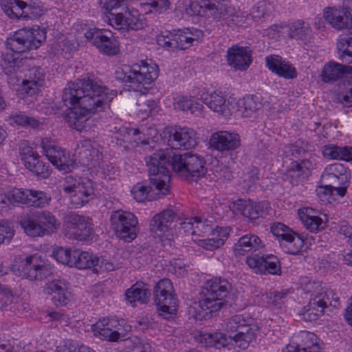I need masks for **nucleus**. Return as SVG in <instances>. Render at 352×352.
<instances>
[{"instance_id":"obj_1","label":"nucleus","mask_w":352,"mask_h":352,"mask_svg":"<svg viewBox=\"0 0 352 352\" xmlns=\"http://www.w3.org/2000/svg\"><path fill=\"white\" fill-rule=\"evenodd\" d=\"M115 96L113 91L90 78L69 83L64 89L63 101L69 107L65 120L78 131H87L95 126L97 113L109 108Z\"/></svg>"},{"instance_id":"obj_2","label":"nucleus","mask_w":352,"mask_h":352,"mask_svg":"<svg viewBox=\"0 0 352 352\" xmlns=\"http://www.w3.org/2000/svg\"><path fill=\"white\" fill-rule=\"evenodd\" d=\"M146 162L148 168L149 179L137 183L131 190V195L138 202L151 200L153 188L163 195L169 192L168 182L170 181V175L166 166L168 161L166 158V153H154L146 158Z\"/></svg>"},{"instance_id":"obj_3","label":"nucleus","mask_w":352,"mask_h":352,"mask_svg":"<svg viewBox=\"0 0 352 352\" xmlns=\"http://www.w3.org/2000/svg\"><path fill=\"white\" fill-rule=\"evenodd\" d=\"M46 38V32L38 26L23 28L14 32L6 41V47L14 54L1 60V68L6 74L15 72L22 65L23 59L19 54L36 50Z\"/></svg>"},{"instance_id":"obj_4","label":"nucleus","mask_w":352,"mask_h":352,"mask_svg":"<svg viewBox=\"0 0 352 352\" xmlns=\"http://www.w3.org/2000/svg\"><path fill=\"white\" fill-rule=\"evenodd\" d=\"M157 76V66L144 61L133 65H122L115 72L117 80L129 83L132 89L141 93H146Z\"/></svg>"},{"instance_id":"obj_5","label":"nucleus","mask_w":352,"mask_h":352,"mask_svg":"<svg viewBox=\"0 0 352 352\" xmlns=\"http://www.w3.org/2000/svg\"><path fill=\"white\" fill-rule=\"evenodd\" d=\"M231 290L232 285L224 278L216 276L206 280L200 294V308L210 314L219 311Z\"/></svg>"},{"instance_id":"obj_6","label":"nucleus","mask_w":352,"mask_h":352,"mask_svg":"<svg viewBox=\"0 0 352 352\" xmlns=\"http://www.w3.org/2000/svg\"><path fill=\"white\" fill-rule=\"evenodd\" d=\"M158 152L166 153V158L168 161L166 166L168 170L169 167H172L173 170L185 175L192 181L197 182L206 173V161L199 155L189 153L182 155L173 154L172 149L160 150Z\"/></svg>"},{"instance_id":"obj_7","label":"nucleus","mask_w":352,"mask_h":352,"mask_svg":"<svg viewBox=\"0 0 352 352\" xmlns=\"http://www.w3.org/2000/svg\"><path fill=\"white\" fill-rule=\"evenodd\" d=\"M204 37V33L197 28H186L171 32L162 31L157 36L158 45L167 50H186L199 43Z\"/></svg>"},{"instance_id":"obj_8","label":"nucleus","mask_w":352,"mask_h":352,"mask_svg":"<svg viewBox=\"0 0 352 352\" xmlns=\"http://www.w3.org/2000/svg\"><path fill=\"white\" fill-rule=\"evenodd\" d=\"M12 270L16 275L30 280H41L53 273L51 265L38 253L26 256Z\"/></svg>"},{"instance_id":"obj_9","label":"nucleus","mask_w":352,"mask_h":352,"mask_svg":"<svg viewBox=\"0 0 352 352\" xmlns=\"http://www.w3.org/2000/svg\"><path fill=\"white\" fill-rule=\"evenodd\" d=\"M94 232V223L89 217L75 212L65 215L63 233L69 239L87 241L93 239Z\"/></svg>"},{"instance_id":"obj_10","label":"nucleus","mask_w":352,"mask_h":352,"mask_svg":"<svg viewBox=\"0 0 352 352\" xmlns=\"http://www.w3.org/2000/svg\"><path fill=\"white\" fill-rule=\"evenodd\" d=\"M131 329V327L126 324L124 320H119L111 317L100 318L91 325L96 338L111 342L126 339Z\"/></svg>"},{"instance_id":"obj_11","label":"nucleus","mask_w":352,"mask_h":352,"mask_svg":"<svg viewBox=\"0 0 352 352\" xmlns=\"http://www.w3.org/2000/svg\"><path fill=\"white\" fill-rule=\"evenodd\" d=\"M50 201L51 197L45 192L28 188H12L5 192L4 199L1 200V204L44 208L50 204Z\"/></svg>"},{"instance_id":"obj_12","label":"nucleus","mask_w":352,"mask_h":352,"mask_svg":"<svg viewBox=\"0 0 352 352\" xmlns=\"http://www.w3.org/2000/svg\"><path fill=\"white\" fill-rule=\"evenodd\" d=\"M62 189L70 195L71 204L75 208L82 207L94 197L93 182L86 177L67 176Z\"/></svg>"},{"instance_id":"obj_13","label":"nucleus","mask_w":352,"mask_h":352,"mask_svg":"<svg viewBox=\"0 0 352 352\" xmlns=\"http://www.w3.org/2000/svg\"><path fill=\"white\" fill-rule=\"evenodd\" d=\"M225 325L229 337L242 349H247L250 343L256 337L257 327L251 325L249 320L242 315L232 316L226 322Z\"/></svg>"},{"instance_id":"obj_14","label":"nucleus","mask_w":352,"mask_h":352,"mask_svg":"<svg viewBox=\"0 0 352 352\" xmlns=\"http://www.w3.org/2000/svg\"><path fill=\"white\" fill-rule=\"evenodd\" d=\"M154 301L160 314L169 318L176 314L178 300L170 279H161L155 286Z\"/></svg>"},{"instance_id":"obj_15","label":"nucleus","mask_w":352,"mask_h":352,"mask_svg":"<svg viewBox=\"0 0 352 352\" xmlns=\"http://www.w3.org/2000/svg\"><path fill=\"white\" fill-rule=\"evenodd\" d=\"M111 224L116 236L124 242H131L138 235V221L131 212L118 210L110 216Z\"/></svg>"},{"instance_id":"obj_16","label":"nucleus","mask_w":352,"mask_h":352,"mask_svg":"<svg viewBox=\"0 0 352 352\" xmlns=\"http://www.w3.org/2000/svg\"><path fill=\"white\" fill-rule=\"evenodd\" d=\"M21 160L30 172L42 179L48 178L52 173L48 163L41 160L37 151L32 148L28 141H23L19 145Z\"/></svg>"},{"instance_id":"obj_17","label":"nucleus","mask_w":352,"mask_h":352,"mask_svg":"<svg viewBox=\"0 0 352 352\" xmlns=\"http://www.w3.org/2000/svg\"><path fill=\"white\" fill-rule=\"evenodd\" d=\"M107 21L117 30H140L146 25L145 18L137 9L126 7L124 12H109Z\"/></svg>"},{"instance_id":"obj_18","label":"nucleus","mask_w":352,"mask_h":352,"mask_svg":"<svg viewBox=\"0 0 352 352\" xmlns=\"http://www.w3.org/2000/svg\"><path fill=\"white\" fill-rule=\"evenodd\" d=\"M116 135L114 136L116 144L126 150L129 148V143L132 140V138L140 135L138 139L135 138L134 141H140L143 144H148L149 140H153L157 134L156 128L150 126L148 128H131L126 126L120 127L116 126Z\"/></svg>"},{"instance_id":"obj_19","label":"nucleus","mask_w":352,"mask_h":352,"mask_svg":"<svg viewBox=\"0 0 352 352\" xmlns=\"http://www.w3.org/2000/svg\"><path fill=\"white\" fill-rule=\"evenodd\" d=\"M41 147L48 160L60 170L70 171L74 161L71 155L50 138L41 139Z\"/></svg>"},{"instance_id":"obj_20","label":"nucleus","mask_w":352,"mask_h":352,"mask_svg":"<svg viewBox=\"0 0 352 352\" xmlns=\"http://www.w3.org/2000/svg\"><path fill=\"white\" fill-rule=\"evenodd\" d=\"M76 160L83 166H87L94 171L102 159L100 146L94 140L83 139L77 143L74 153Z\"/></svg>"},{"instance_id":"obj_21","label":"nucleus","mask_w":352,"mask_h":352,"mask_svg":"<svg viewBox=\"0 0 352 352\" xmlns=\"http://www.w3.org/2000/svg\"><path fill=\"white\" fill-rule=\"evenodd\" d=\"M338 301L339 298L334 291L324 285L322 294L310 299L309 304L305 307L304 318L309 321L316 320L322 315L328 304L336 307L338 305Z\"/></svg>"},{"instance_id":"obj_22","label":"nucleus","mask_w":352,"mask_h":352,"mask_svg":"<svg viewBox=\"0 0 352 352\" xmlns=\"http://www.w3.org/2000/svg\"><path fill=\"white\" fill-rule=\"evenodd\" d=\"M85 37L103 54L113 56L120 51L118 42L110 30L91 28L85 33Z\"/></svg>"},{"instance_id":"obj_23","label":"nucleus","mask_w":352,"mask_h":352,"mask_svg":"<svg viewBox=\"0 0 352 352\" xmlns=\"http://www.w3.org/2000/svg\"><path fill=\"white\" fill-rule=\"evenodd\" d=\"M323 16L334 29L352 30V0H343L342 9L325 8Z\"/></svg>"},{"instance_id":"obj_24","label":"nucleus","mask_w":352,"mask_h":352,"mask_svg":"<svg viewBox=\"0 0 352 352\" xmlns=\"http://www.w3.org/2000/svg\"><path fill=\"white\" fill-rule=\"evenodd\" d=\"M282 352H322L317 336L309 331H301L296 335L291 343Z\"/></svg>"},{"instance_id":"obj_25","label":"nucleus","mask_w":352,"mask_h":352,"mask_svg":"<svg viewBox=\"0 0 352 352\" xmlns=\"http://www.w3.org/2000/svg\"><path fill=\"white\" fill-rule=\"evenodd\" d=\"M175 215L173 210H164L155 214L150 222V230L159 236L162 241L170 240L173 236L172 224Z\"/></svg>"},{"instance_id":"obj_26","label":"nucleus","mask_w":352,"mask_h":352,"mask_svg":"<svg viewBox=\"0 0 352 352\" xmlns=\"http://www.w3.org/2000/svg\"><path fill=\"white\" fill-rule=\"evenodd\" d=\"M270 205L265 201L254 202L250 199H238L232 202L230 208L251 220H255L266 213Z\"/></svg>"},{"instance_id":"obj_27","label":"nucleus","mask_w":352,"mask_h":352,"mask_svg":"<svg viewBox=\"0 0 352 352\" xmlns=\"http://www.w3.org/2000/svg\"><path fill=\"white\" fill-rule=\"evenodd\" d=\"M169 143L174 149H190L197 144L195 132L188 127L175 126L170 131Z\"/></svg>"},{"instance_id":"obj_28","label":"nucleus","mask_w":352,"mask_h":352,"mask_svg":"<svg viewBox=\"0 0 352 352\" xmlns=\"http://www.w3.org/2000/svg\"><path fill=\"white\" fill-rule=\"evenodd\" d=\"M201 6L208 8V14L217 21L225 22L228 25H230V18L235 14L226 0H202Z\"/></svg>"},{"instance_id":"obj_29","label":"nucleus","mask_w":352,"mask_h":352,"mask_svg":"<svg viewBox=\"0 0 352 352\" xmlns=\"http://www.w3.org/2000/svg\"><path fill=\"white\" fill-rule=\"evenodd\" d=\"M69 283L63 279H54L46 283L44 292L51 296L56 306L67 305L70 301Z\"/></svg>"},{"instance_id":"obj_30","label":"nucleus","mask_w":352,"mask_h":352,"mask_svg":"<svg viewBox=\"0 0 352 352\" xmlns=\"http://www.w3.org/2000/svg\"><path fill=\"white\" fill-rule=\"evenodd\" d=\"M314 166L311 160L293 161L286 170V178L292 185H298L308 178Z\"/></svg>"},{"instance_id":"obj_31","label":"nucleus","mask_w":352,"mask_h":352,"mask_svg":"<svg viewBox=\"0 0 352 352\" xmlns=\"http://www.w3.org/2000/svg\"><path fill=\"white\" fill-rule=\"evenodd\" d=\"M266 67L272 73L285 79H294L297 76L296 68L280 56L272 54L265 58Z\"/></svg>"},{"instance_id":"obj_32","label":"nucleus","mask_w":352,"mask_h":352,"mask_svg":"<svg viewBox=\"0 0 352 352\" xmlns=\"http://www.w3.org/2000/svg\"><path fill=\"white\" fill-rule=\"evenodd\" d=\"M227 61L235 70L245 71L252 62L251 51L247 47L233 45L227 51Z\"/></svg>"},{"instance_id":"obj_33","label":"nucleus","mask_w":352,"mask_h":352,"mask_svg":"<svg viewBox=\"0 0 352 352\" xmlns=\"http://www.w3.org/2000/svg\"><path fill=\"white\" fill-rule=\"evenodd\" d=\"M21 84V91L30 96L38 93L44 82V73L40 67L34 66L26 70Z\"/></svg>"},{"instance_id":"obj_34","label":"nucleus","mask_w":352,"mask_h":352,"mask_svg":"<svg viewBox=\"0 0 352 352\" xmlns=\"http://www.w3.org/2000/svg\"><path fill=\"white\" fill-rule=\"evenodd\" d=\"M212 147L219 151H234L240 145L237 133L221 131L213 133L210 139Z\"/></svg>"},{"instance_id":"obj_35","label":"nucleus","mask_w":352,"mask_h":352,"mask_svg":"<svg viewBox=\"0 0 352 352\" xmlns=\"http://www.w3.org/2000/svg\"><path fill=\"white\" fill-rule=\"evenodd\" d=\"M324 179L338 185H345L349 183L350 170L340 163L327 165L322 174Z\"/></svg>"},{"instance_id":"obj_36","label":"nucleus","mask_w":352,"mask_h":352,"mask_svg":"<svg viewBox=\"0 0 352 352\" xmlns=\"http://www.w3.org/2000/svg\"><path fill=\"white\" fill-rule=\"evenodd\" d=\"M298 214L300 220L311 232L317 233L324 229L325 222L318 214V212L309 207L299 208Z\"/></svg>"},{"instance_id":"obj_37","label":"nucleus","mask_w":352,"mask_h":352,"mask_svg":"<svg viewBox=\"0 0 352 352\" xmlns=\"http://www.w3.org/2000/svg\"><path fill=\"white\" fill-rule=\"evenodd\" d=\"M264 248L260 238L255 234H245L240 237L234 244L233 250L236 256L245 255L246 253L256 252Z\"/></svg>"},{"instance_id":"obj_38","label":"nucleus","mask_w":352,"mask_h":352,"mask_svg":"<svg viewBox=\"0 0 352 352\" xmlns=\"http://www.w3.org/2000/svg\"><path fill=\"white\" fill-rule=\"evenodd\" d=\"M125 296L132 306H135L136 302L147 303L150 296L148 286L142 282H137L126 290Z\"/></svg>"},{"instance_id":"obj_39","label":"nucleus","mask_w":352,"mask_h":352,"mask_svg":"<svg viewBox=\"0 0 352 352\" xmlns=\"http://www.w3.org/2000/svg\"><path fill=\"white\" fill-rule=\"evenodd\" d=\"M263 107V98L259 96L248 95L239 102V111L242 116L248 118Z\"/></svg>"},{"instance_id":"obj_40","label":"nucleus","mask_w":352,"mask_h":352,"mask_svg":"<svg viewBox=\"0 0 352 352\" xmlns=\"http://www.w3.org/2000/svg\"><path fill=\"white\" fill-rule=\"evenodd\" d=\"M94 263H97L95 255L79 249L73 250L70 267H74L80 270L91 269L94 267Z\"/></svg>"},{"instance_id":"obj_41","label":"nucleus","mask_w":352,"mask_h":352,"mask_svg":"<svg viewBox=\"0 0 352 352\" xmlns=\"http://www.w3.org/2000/svg\"><path fill=\"white\" fill-rule=\"evenodd\" d=\"M35 217L41 226L45 235L51 234L59 228L60 223L55 216L48 210H43L35 213Z\"/></svg>"},{"instance_id":"obj_42","label":"nucleus","mask_w":352,"mask_h":352,"mask_svg":"<svg viewBox=\"0 0 352 352\" xmlns=\"http://www.w3.org/2000/svg\"><path fill=\"white\" fill-rule=\"evenodd\" d=\"M345 65L330 61L325 64L321 74L324 82L328 83L337 81L344 76Z\"/></svg>"},{"instance_id":"obj_43","label":"nucleus","mask_w":352,"mask_h":352,"mask_svg":"<svg viewBox=\"0 0 352 352\" xmlns=\"http://www.w3.org/2000/svg\"><path fill=\"white\" fill-rule=\"evenodd\" d=\"M348 184L338 185V186H333L331 184L320 186L316 190L317 195L321 201L331 203L336 199L335 196L342 197L345 195Z\"/></svg>"},{"instance_id":"obj_44","label":"nucleus","mask_w":352,"mask_h":352,"mask_svg":"<svg viewBox=\"0 0 352 352\" xmlns=\"http://www.w3.org/2000/svg\"><path fill=\"white\" fill-rule=\"evenodd\" d=\"M32 8L31 5H28L23 1L14 0L4 12L11 19H28L30 18L29 14L32 12Z\"/></svg>"},{"instance_id":"obj_45","label":"nucleus","mask_w":352,"mask_h":352,"mask_svg":"<svg viewBox=\"0 0 352 352\" xmlns=\"http://www.w3.org/2000/svg\"><path fill=\"white\" fill-rule=\"evenodd\" d=\"M290 36L307 43L312 38V30L309 23L302 20L294 22L290 27Z\"/></svg>"},{"instance_id":"obj_46","label":"nucleus","mask_w":352,"mask_h":352,"mask_svg":"<svg viewBox=\"0 0 352 352\" xmlns=\"http://www.w3.org/2000/svg\"><path fill=\"white\" fill-rule=\"evenodd\" d=\"M204 102L213 111L223 114L228 109L226 100L221 91H214L202 96Z\"/></svg>"},{"instance_id":"obj_47","label":"nucleus","mask_w":352,"mask_h":352,"mask_svg":"<svg viewBox=\"0 0 352 352\" xmlns=\"http://www.w3.org/2000/svg\"><path fill=\"white\" fill-rule=\"evenodd\" d=\"M337 50L338 58L342 63H352V36L340 35L337 42Z\"/></svg>"},{"instance_id":"obj_48","label":"nucleus","mask_w":352,"mask_h":352,"mask_svg":"<svg viewBox=\"0 0 352 352\" xmlns=\"http://www.w3.org/2000/svg\"><path fill=\"white\" fill-rule=\"evenodd\" d=\"M199 342L205 347L221 349L227 345L226 336L221 332L203 333L200 336Z\"/></svg>"},{"instance_id":"obj_49","label":"nucleus","mask_w":352,"mask_h":352,"mask_svg":"<svg viewBox=\"0 0 352 352\" xmlns=\"http://www.w3.org/2000/svg\"><path fill=\"white\" fill-rule=\"evenodd\" d=\"M273 12V5L266 1H262L253 6L250 16L254 21L258 23L271 16Z\"/></svg>"},{"instance_id":"obj_50","label":"nucleus","mask_w":352,"mask_h":352,"mask_svg":"<svg viewBox=\"0 0 352 352\" xmlns=\"http://www.w3.org/2000/svg\"><path fill=\"white\" fill-rule=\"evenodd\" d=\"M20 224L28 236L32 237L45 236L42 228L35 217H23L20 220Z\"/></svg>"},{"instance_id":"obj_51","label":"nucleus","mask_w":352,"mask_h":352,"mask_svg":"<svg viewBox=\"0 0 352 352\" xmlns=\"http://www.w3.org/2000/svg\"><path fill=\"white\" fill-rule=\"evenodd\" d=\"M304 245V239L302 235H298L294 232L291 237L283 241L280 247L287 254H298Z\"/></svg>"},{"instance_id":"obj_52","label":"nucleus","mask_w":352,"mask_h":352,"mask_svg":"<svg viewBox=\"0 0 352 352\" xmlns=\"http://www.w3.org/2000/svg\"><path fill=\"white\" fill-rule=\"evenodd\" d=\"M262 274H280L281 267L278 257L272 254H265L263 266H261Z\"/></svg>"},{"instance_id":"obj_53","label":"nucleus","mask_w":352,"mask_h":352,"mask_svg":"<svg viewBox=\"0 0 352 352\" xmlns=\"http://www.w3.org/2000/svg\"><path fill=\"white\" fill-rule=\"evenodd\" d=\"M6 121H7L10 125L16 124V125L22 126H30L34 129L38 127L40 124L38 120L28 116L21 112L9 116L8 119H6Z\"/></svg>"},{"instance_id":"obj_54","label":"nucleus","mask_w":352,"mask_h":352,"mask_svg":"<svg viewBox=\"0 0 352 352\" xmlns=\"http://www.w3.org/2000/svg\"><path fill=\"white\" fill-rule=\"evenodd\" d=\"M345 146L329 144L322 148V155L324 158L331 160L344 161Z\"/></svg>"},{"instance_id":"obj_55","label":"nucleus","mask_w":352,"mask_h":352,"mask_svg":"<svg viewBox=\"0 0 352 352\" xmlns=\"http://www.w3.org/2000/svg\"><path fill=\"white\" fill-rule=\"evenodd\" d=\"M270 231L278 239L280 245L283 241L291 237V235L294 233V231L290 228L280 222L272 223Z\"/></svg>"},{"instance_id":"obj_56","label":"nucleus","mask_w":352,"mask_h":352,"mask_svg":"<svg viewBox=\"0 0 352 352\" xmlns=\"http://www.w3.org/2000/svg\"><path fill=\"white\" fill-rule=\"evenodd\" d=\"M302 289L305 294H310L314 297L320 295L324 291V285L319 280H311L305 278L301 282Z\"/></svg>"},{"instance_id":"obj_57","label":"nucleus","mask_w":352,"mask_h":352,"mask_svg":"<svg viewBox=\"0 0 352 352\" xmlns=\"http://www.w3.org/2000/svg\"><path fill=\"white\" fill-rule=\"evenodd\" d=\"M258 169L256 167H249L242 177L243 186L246 190H252L258 180Z\"/></svg>"},{"instance_id":"obj_58","label":"nucleus","mask_w":352,"mask_h":352,"mask_svg":"<svg viewBox=\"0 0 352 352\" xmlns=\"http://www.w3.org/2000/svg\"><path fill=\"white\" fill-rule=\"evenodd\" d=\"M94 170L106 179H112L118 175V170L113 164L102 160L96 168H94Z\"/></svg>"},{"instance_id":"obj_59","label":"nucleus","mask_w":352,"mask_h":352,"mask_svg":"<svg viewBox=\"0 0 352 352\" xmlns=\"http://www.w3.org/2000/svg\"><path fill=\"white\" fill-rule=\"evenodd\" d=\"M292 293L289 289H282L270 294V303L276 308H281L283 304L288 299V296Z\"/></svg>"},{"instance_id":"obj_60","label":"nucleus","mask_w":352,"mask_h":352,"mask_svg":"<svg viewBox=\"0 0 352 352\" xmlns=\"http://www.w3.org/2000/svg\"><path fill=\"white\" fill-rule=\"evenodd\" d=\"M73 250L64 248L63 247H58L55 248L52 252L54 258L60 263L68 265L70 267V261H72Z\"/></svg>"},{"instance_id":"obj_61","label":"nucleus","mask_w":352,"mask_h":352,"mask_svg":"<svg viewBox=\"0 0 352 352\" xmlns=\"http://www.w3.org/2000/svg\"><path fill=\"white\" fill-rule=\"evenodd\" d=\"M264 254L252 253L246 258L247 265L256 273L262 274L261 266H263Z\"/></svg>"},{"instance_id":"obj_62","label":"nucleus","mask_w":352,"mask_h":352,"mask_svg":"<svg viewBox=\"0 0 352 352\" xmlns=\"http://www.w3.org/2000/svg\"><path fill=\"white\" fill-rule=\"evenodd\" d=\"M196 223H195V231H192V236H201L202 234H206L212 230V225L207 219H201L199 217H195Z\"/></svg>"},{"instance_id":"obj_63","label":"nucleus","mask_w":352,"mask_h":352,"mask_svg":"<svg viewBox=\"0 0 352 352\" xmlns=\"http://www.w3.org/2000/svg\"><path fill=\"white\" fill-rule=\"evenodd\" d=\"M285 152L294 157H298L304 155L306 148L303 142L297 141L294 144H289L285 147Z\"/></svg>"},{"instance_id":"obj_64","label":"nucleus","mask_w":352,"mask_h":352,"mask_svg":"<svg viewBox=\"0 0 352 352\" xmlns=\"http://www.w3.org/2000/svg\"><path fill=\"white\" fill-rule=\"evenodd\" d=\"M1 243H9L14 235V230L11 223L1 220Z\"/></svg>"}]
</instances>
